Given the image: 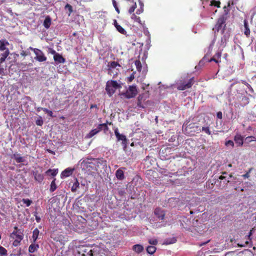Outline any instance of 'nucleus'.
I'll return each mask as SVG.
<instances>
[{
    "mask_svg": "<svg viewBox=\"0 0 256 256\" xmlns=\"http://www.w3.org/2000/svg\"><path fill=\"white\" fill-rule=\"evenodd\" d=\"M121 88V85L118 84L116 80H110L107 82L106 90L108 96H111L115 92L116 89Z\"/></svg>",
    "mask_w": 256,
    "mask_h": 256,
    "instance_id": "nucleus-1",
    "label": "nucleus"
},
{
    "mask_svg": "<svg viewBox=\"0 0 256 256\" xmlns=\"http://www.w3.org/2000/svg\"><path fill=\"white\" fill-rule=\"evenodd\" d=\"M108 74L110 76L113 75V78L117 76L118 72L121 67L120 65L115 61H111L108 62Z\"/></svg>",
    "mask_w": 256,
    "mask_h": 256,
    "instance_id": "nucleus-2",
    "label": "nucleus"
},
{
    "mask_svg": "<svg viewBox=\"0 0 256 256\" xmlns=\"http://www.w3.org/2000/svg\"><path fill=\"white\" fill-rule=\"evenodd\" d=\"M194 83V78H192L186 82L184 80H180L176 83V88L179 90H184L190 88Z\"/></svg>",
    "mask_w": 256,
    "mask_h": 256,
    "instance_id": "nucleus-3",
    "label": "nucleus"
},
{
    "mask_svg": "<svg viewBox=\"0 0 256 256\" xmlns=\"http://www.w3.org/2000/svg\"><path fill=\"white\" fill-rule=\"evenodd\" d=\"M226 20V19L224 16H222L218 18L214 27L213 28V30L214 31L215 34L216 32H218L220 30H222V32H224L226 26V24H225Z\"/></svg>",
    "mask_w": 256,
    "mask_h": 256,
    "instance_id": "nucleus-4",
    "label": "nucleus"
},
{
    "mask_svg": "<svg viewBox=\"0 0 256 256\" xmlns=\"http://www.w3.org/2000/svg\"><path fill=\"white\" fill-rule=\"evenodd\" d=\"M138 90L134 86H130L125 92L122 93L121 96L126 98H134L137 94Z\"/></svg>",
    "mask_w": 256,
    "mask_h": 256,
    "instance_id": "nucleus-5",
    "label": "nucleus"
},
{
    "mask_svg": "<svg viewBox=\"0 0 256 256\" xmlns=\"http://www.w3.org/2000/svg\"><path fill=\"white\" fill-rule=\"evenodd\" d=\"M173 149L170 147L162 148L160 150V154L162 157L164 159H170L172 156L170 155L173 154Z\"/></svg>",
    "mask_w": 256,
    "mask_h": 256,
    "instance_id": "nucleus-6",
    "label": "nucleus"
},
{
    "mask_svg": "<svg viewBox=\"0 0 256 256\" xmlns=\"http://www.w3.org/2000/svg\"><path fill=\"white\" fill-rule=\"evenodd\" d=\"M29 48L32 50L34 52L36 55L35 59L36 60L40 62H43L46 60V57L44 56V54L41 50L37 48H34L32 47H30Z\"/></svg>",
    "mask_w": 256,
    "mask_h": 256,
    "instance_id": "nucleus-7",
    "label": "nucleus"
},
{
    "mask_svg": "<svg viewBox=\"0 0 256 256\" xmlns=\"http://www.w3.org/2000/svg\"><path fill=\"white\" fill-rule=\"evenodd\" d=\"M114 134L118 141H122V145L123 146L124 149L125 150L127 147L128 140L126 136L120 134L118 132V128H116L114 130Z\"/></svg>",
    "mask_w": 256,
    "mask_h": 256,
    "instance_id": "nucleus-8",
    "label": "nucleus"
},
{
    "mask_svg": "<svg viewBox=\"0 0 256 256\" xmlns=\"http://www.w3.org/2000/svg\"><path fill=\"white\" fill-rule=\"evenodd\" d=\"M32 174L36 181L39 183H41L43 181L44 176L42 174V170L41 168H40L39 170H33Z\"/></svg>",
    "mask_w": 256,
    "mask_h": 256,
    "instance_id": "nucleus-9",
    "label": "nucleus"
},
{
    "mask_svg": "<svg viewBox=\"0 0 256 256\" xmlns=\"http://www.w3.org/2000/svg\"><path fill=\"white\" fill-rule=\"evenodd\" d=\"M154 214L160 220H163L164 218L165 212L160 208H157L154 210Z\"/></svg>",
    "mask_w": 256,
    "mask_h": 256,
    "instance_id": "nucleus-10",
    "label": "nucleus"
},
{
    "mask_svg": "<svg viewBox=\"0 0 256 256\" xmlns=\"http://www.w3.org/2000/svg\"><path fill=\"white\" fill-rule=\"evenodd\" d=\"M92 247L89 246L82 245L78 247V254H80L82 256H86L89 249Z\"/></svg>",
    "mask_w": 256,
    "mask_h": 256,
    "instance_id": "nucleus-11",
    "label": "nucleus"
},
{
    "mask_svg": "<svg viewBox=\"0 0 256 256\" xmlns=\"http://www.w3.org/2000/svg\"><path fill=\"white\" fill-rule=\"evenodd\" d=\"M54 54V59L56 63L60 64L64 63L65 62V58H64L62 55L56 52L54 50L52 52Z\"/></svg>",
    "mask_w": 256,
    "mask_h": 256,
    "instance_id": "nucleus-12",
    "label": "nucleus"
},
{
    "mask_svg": "<svg viewBox=\"0 0 256 256\" xmlns=\"http://www.w3.org/2000/svg\"><path fill=\"white\" fill-rule=\"evenodd\" d=\"M234 140L235 142L237 144L238 146H242L244 144V138L243 137L238 134H237L234 138Z\"/></svg>",
    "mask_w": 256,
    "mask_h": 256,
    "instance_id": "nucleus-13",
    "label": "nucleus"
},
{
    "mask_svg": "<svg viewBox=\"0 0 256 256\" xmlns=\"http://www.w3.org/2000/svg\"><path fill=\"white\" fill-rule=\"evenodd\" d=\"M10 44L9 42L6 40H0V51H6L9 50L6 46Z\"/></svg>",
    "mask_w": 256,
    "mask_h": 256,
    "instance_id": "nucleus-14",
    "label": "nucleus"
},
{
    "mask_svg": "<svg viewBox=\"0 0 256 256\" xmlns=\"http://www.w3.org/2000/svg\"><path fill=\"white\" fill-rule=\"evenodd\" d=\"M12 236H15L16 239L18 240H22L24 238V234L22 232H18V230H14L12 232L11 234L12 237Z\"/></svg>",
    "mask_w": 256,
    "mask_h": 256,
    "instance_id": "nucleus-15",
    "label": "nucleus"
},
{
    "mask_svg": "<svg viewBox=\"0 0 256 256\" xmlns=\"http://www.w3.org/2000/svg\"><path fill=\"white\" fill-rule=\"evenodd\" d=\"M114 26L116 28V30L119 32H120V34H126V30L122 26H121L120 25L118 24V23L116 20H114Z\"/></svg>",
    "mask_w": 256,
    "mask_h": 256,
    "instance_id": "nucleus-16",
    "label": "nucleus"
},
{
    "mask_svg": "<svg viewBox=\"0 0 256 256\" xmlns=\"http://www.w3.org/2000/svg\"><path fill=\"white\" fill-rule=\"evenodd\" d=\"M221 56L222 52L220 51H218L214 56L212 58H211L209 60V62H211L212 61H214L215 62L218 64L220 62V60H219L218 59L220 58Z\"/></svg>",
    "mask_w": 256,
    "mask_h": 256,
    "instance_id": "nucleus-17",
    "label": "nucleus"
},
{
    "mask_svg": "<svg viewBox=\"0 0 256 256\" xmlns=\"http://www.w3.org/2000/svg\"><path fill=\"white\" fill-rule=\"evenodd\" d=\"M73 169H71L70 168H67L64 170L63 172H62L61 174L62 178H66L72 174Z\"/></svg>",
    "mask_w": 256,
    "mask_h": 256,
    "instance_id": "nucleus-18",
    "label": "nucleus"
},
{
    "mask_svg": "<svg viewBox=\"0 0 256 256\" xmlns=\"http://www.w3.org/2000/svg\"><path fill=\"white\" fill-rule=\"evenodd\" d=\"M244 34L246 36V37L248 38L250 35V30L248 26V22L246 20H244Z\"/></svg>",
    "mask_w": 256,
    "mask_h": 256,
    "instance_id": "nucleus-19",
    "label": "nucleus"
},
{
    "mask_svg": "<svg viewBox=\"0 0 256 256\" xmlns=\"http://www.w3.org/2000/svg\"><path fill=\"white\" fill-rule=\"evenodd\" d=\"M116 176L119 180H123L124 178V171L122 168H118L116 171Z\"/></svg>",
    "mask_w": 256,
    "mask_h": 256,
    "instance_id": "nucleus-20",
    "label": "nucleus"
},
{
    "mask_svg": "<svg viewBox=\"0 0 256 256\" xmlns=\"http://www.w3.org/2000/svg\"><path fill=\"white\" fill-rule=\"evenodd\" d=\"M12 158L14 159L16 162L18 163L23 162L25 161V158L22 156L20 154H14Z\"/></svg>",
    "mask_w": 256,
    "mask_h": 256,
    "instance_id": "nucleus-21",
    "label": "nucleus"
},
{
    "mask_svg": "<svg viewBox=\"0 0 256 256\" xmlns=\"http://www.w3.org/2000/svg\"><path fill=\"white\" fill-rule=\"evenodd\" d=\"M100 132V128L98 126L96 128L92 129L90 130V132L88 134V138H91L98 133Z\"/></svg>",
    "mask_w": 256,
    "mask_h": 256,
    "instance_id": "nucleus-22",
    "label": "nucleus"
},
{
    "mask_svg": "<svg viewBox=\"0 0 256 256\" xmlns=\"http://www.w3.org/2000/svg\"><path fill=\"white\" fill-rule=\"evenodd\" d=\"M45 174L48 176H51L53 177H54L58 174V169H48L47 170Z\"/></svg>",
    "mask_w": 256,
    "mask_h": 256,
    "instance_id": "nucleus-23",
    "label": "nucleus"
},
{
    "mask_svg": "<svg viewBox=\"0 0 256 256\" xmlns=\"http://www.w3.org/2000/svg\"><path fill=\"white\" fill-rule=\"evenodd\" d=\"M51 23H52L51 18L49 16H47L44 22L43 25L46 28L48 29V28H50V27L51 25Z\"/></svg>",
    "mask_w": 256,
    "mask_h": 256,
    "instance_id": "nucleus-24",
    "label": "nucleus"
},
{
    "mask_svg": "<svg viewBox=\"0 0 256 256\" xmlns=\"http://www.w3.org/2000/svg\"><path fill=\"white\" fill-rule=\"evenodd\" d=\"M132 250L136 253L139 254L144 250V247L140 244H135L132 246Z\"/></svg>",
    "mask_w": 256,
    "mask_h": 256,
    "instance_id": "nucleus-25",
    "label": "nucleus"
},
{
    "mask_svg": "<svg viewBox=\"0 0 256 256\" xmlns=\"http://www.w3.org/2000/svg\"><path fill=\"white\" fill-rule=\"evenodd\" d=\"M38 248L39 246L38 244H31L28 248V252L30 253H33L36 251Z\"/></svg>",
    "mask_w": 256,
    "mask_h": 256,
    "instance_id": "nucleus-26",
    "label": "nucleus"
},
{
    "mask_svg": "<svg viewBox=\"0 0 256 256\" xmlns=\"http://www.w3.org/2000/svg\"><path fill=\"white\" fill-rule=\"evenodd\" d=\"M190 129L194 128V132H198L201 131V128L195 124H190L188 126Z\"/></svg>",
    "mask_w": 256,
    "mask_h": 256,
    "instance_id": "nucleus-27",
    "label": "nucleus"
},
{
    "mask_svg": "<svg viewBox=\"0 0 256 256\" xmlns=\"http://www.w3.org/2000/svg\"><path fill=\"white\" fill-rule=\"evenodd\" d=\"M39 233H40V231L37 228H35L33 230L32 238L34 242H35L36 241L37 239L38 238Z\"/></svg>",
    "mask_w": 256,
    "mask_h": 256,
    "instance_id": "nucleus-28",
    "label": "nucleus"
},
{
    "mask_svg": "<svg viewBox=\"0 0 256 256\" xmlns=\"http://www.w3.org/2000/svg\"><path fill=\"white\" fill-rule=\"evenodd\" d=\"M131 18L134 20V22L138 23L140 26H144V23H142L139 16H137L134 14H133L131 16Z\"/></svg>",
    "mask_w": 256,
    "mask_h": 256,
    "instance_id": "nucleus-29",
    "label": "nucleus"
},
{
    "mask_svg": "<svg viewBox=\"0 0 256 256\" xmlns=\"http://www.w3.org/2000/svg\"><path fill=\"white\" fill-rule=\"evenodd\" d=\"M10 54V50H7L6 51L4 52L3 53H2L0 54V60H1V62L2 63L6 60V58Z\"/></svg>",
    "mask_w": 256,
    "mask_h": 256,
    "instance_id": "nucleus-30",
    "label": "nucleus"
},
{
    "mask_svg": "<svg viewBox=\"0 0 256 256\" xmlns=\"http://www.w3.org/2000/svg\"><path fill=\"white\" fill-rule=\"evenodd\" d=\"M56 178H54L53 180L51 182V184L50 185V191L51 192H54L57 188V186L56 184Z\"/></svg>",
    "mask_w": 256,
    "mask_h": 256,
    "instance_id": "nucleus-31",
    "label": "nucleus"
},
{
    "mask_svg": "<svg viewBox=\"0 0 256 256\" xmlns=\"http://www.w3.org/2000/svg\"><path fill=\"white\" fill-rule=\"evenodd\" d=\"M176 242V238L174 237H172V238H168L165 240L164 244H170L175 243Z\"/></svg>",
    "mask_w": 256,
    "mask_h": 256,
    "instance_id": "nucleus-32",
    "label": "nucleus"
},
{
    "mask_svg": "<svg viewBox=\"0 0 256 256\" xmlns=\"http://www.w3.org/2000/svg\"><path fill=\"white\" fill-rule=\"evenodd\" d=\"M79 186H80V184H79L78 180L76 178V181L73 184L72 186V188H71L72 192H76L78 188H79Z\"/></svg>",
    "mask_w": 256,
    "mask_h": 256,
    "instance_id": "nucleus-33",
    "label": "nucleus"
},
{
    "mask_svg": "<svg viewBox=\"0 0 256 256\" xmlns=\"http://www.w3.org/2000/svg\"><path fill=\"white\" fill-rule=\"evenodd\" d=\"M156 250V248L153 246H148L146 248V251H147L148 253L149 254H154Z\"/></svg>",
    "mask_w": 256,
    "mask_h": 256,
    "instance_id": "nucleus-34",
    "label": "nucleus"
},
{
    "mask_svg": "<svg viewBox=\"0 0 256 256\" xmlns=\"http://www.w3.org/2000/svg\"><path fill=\"white\" fill-rule=\"evenodd\" d=\"M100 128V131L103 130L105 133H106L108 130V126L107 124H98Z\"/></svg>",
    "mask_w": 256,
    "mask_h": 256,
    "instance_id": "nucleus-35",
    "label": "nucleus"
},
{
    "mask_svg": "<svg viewBox=\"0 0 256 256\" xmlns=\"http://www.w3.org/2000/svg\"><path fill=\"white\" fill-rule=\"evenodd\" d=\"M54 234L52 235L51 238L54 239V240L56 242H61L64 240V237L62 235H60L58 236H54Z\"/></svg>",
    "mask_w": 256,
    "mask_h": 256,
    "instance_id": "nucleus-36",
    "label": "nucleus"
},
{
    "mask_svg": "<svg viewBox=\"0 0 256 256\" xmlns=\"http://www.w3.org/2000/svg\"><path fill=\"white\" fill-rule=\"evenodd\" d=\"M135 65L136 66L137 70L140 72L142 68L140 61V60H136L135 61Z\"/></svg>",
    "mask_w": 256,
    "mask_h": 256,
    "instance_id": "nucleus-37",
    "label": "nucleus"
},
{
    "mask_svg": "<svg viewBox=\"0 0 256 256\" xmlns=\"http://www.w3.org/2000/svg\"><path fill=\"white\" fill-rule=\"evenodd\" d=\"M0 254L2 256H6L8 254L7 250L2 246H0Z\"/></svg>",
    "mask_w": 256,
    "mask_h": 256,
    "instance_id": "nucleus-38",
    "label": "nucleus"
},
{
    "mask_svg": "<svg viewBox=\"0 0 256 256\" xmlns=\"http://www.w3.org/2000/svg\"><path fill=\"white\" fill-rule=\"evenodd\" d=\"M245 140L248 143L252 142H256V138L253 136H249L246 138Z\"/></svg>",
    "mask_w": 256,
    "mask_h": 256,
    "instance_id": "nucleus-39",
    "label": "nucleus"
},
{
    "mask_svg": "<svg viewBox=\"0 0 256 256\" xmlns=\"http://www.w3.org/2000/svg\"><path fill=\"white\" fill-rule=\"evenodd\" d=\"M22 202L24 204H26V206H29L32 204V200L28 198H23Z\"/></svg>",
    "mask_w": 256,
    "mask_h": 256,
    "instance_id": "nucleus-40",
    "label": "nucleus"
},
{
    "mask_svg": "<svg viewBox=\"0 0 256 256\" xmlns=\"http://www.w3.org/2000/svg\"><path fill=\"white\" fill-rule=\"evenodd\" d=\"M201 131L204 132L206 134L208 135L211 134V132L210 130L209 127L208 126H203L201 128Z\"/></svg>",
    "mask_w": 256,
    "mask_h": 256,
    "instance_id": "nucleus-41",
    "label": "nucleus"
},
{
    "mask_svg": "<svg viewBox=\"0 0 256 256\" xmlns=\"http://www.w3.org/2000/svg\"><path fill=\"white\" fill-rule=\"evenodd\" d=\"M220 1H216L213 0L210 2V6H216L217 8H220Z\"/></svg>",
    "mask_w": 256,
    "mask_h": 256,
    "instance_id": "nucleus-42",
    "label": "nucleus"
},
{
    "mask_svg": "<svg viewBox=\"0 0 256 256\" xmlns=\"http://www.w3.org/2000/svg\"><path fill=\"white\" fill-rule=\"evenodd\" d=\"M36 124L37 126H42L44 124V121L41 116L36 120Z\"/></svg>",
    "mask_w": 256,
    "mask_h": 256,
    "instance_id": "nucleus-43",
    "label": "nucleus"
},
{
    "mask_svg": "<svg viewBox=\"0 0 256 256\" xmlns=\"http://www.w3.org/2000/svg\"><path fill=\"white\" fill-rule=\"evenodd\" d=\"M134 3V4L128 10V12L130 14H132L135 10V9L136 8V2H132Z\"/></svg>",
    "mask_w": 256,
    "mask_h": 256,
    "instance_id": "nucleus-44",
    "label": "nucleus"
},
{
    "mask_svg": "<svg viewBox=\"0 0 256 256\" xmlns=\"http://www.w3.org/2000/svg\"><path fill=\"white\" fill-rule=\"evenodd\" d=\"M142 96H138V103H137L138 106L140 107V108H144V106H142Z\"/></svg>",
    "mask_w": 256,
    "mask_h": 256,
    "instance_id": "nucleus-45",
    "label": "nucleus"
},
{
    "mask_svg": "<svg viewBox=\"0 0 256 256\" xmlns=\"http://www.w3.org/2000/svg\"><path fill=\"white\" fill-rule=\"evenodd\" d=\"M65 9H68V10L69 11L68 16H70V14L72 12V7L71 5H70L68 4H67L65 6Z\"/></svg>",
    "mask_w": 256,
    "mask_h": 256,
    "instance_id": "nucleus-46",
    "label": "nucleus"
},
{
    "mask_svg": "<svg viewBox=\"0 0 256 256\" xmlns=\"http://www.w3.org/2000/svg\"><path fill=\"white\" fill-rule=\"evenodd\" d=\"M252 170V168H250L248 170V172H246V173L245 174H243V175L242 176L244 178H248L250 176V172H251V171Z\"/></svg>",
    "mask_w": 256,
    "mask_h": 256,
    "instance_id": "nucleus-47",
    "label": "nucleus"
},
{
    "mask_svg": "<svg viewBox=\"0 0 256 256\" xmlns=\"http://www.w3.org/2000/svg\"><path fill=\"white\" fill-rule=\"evenodd\" d=\"M5 74L3 66L0 64V78H2V76Z\"/></svg>",
    "mask_w": 256,
    "mask_h": 256,
    "instance_id": "nucleus-48",
    "label": "nucleus"
},
{
    "mask_svg": "<svg viewBox=\"0 0 256 256\" xmlns=\"http://www.w3.org/2000/svg\"><path fill=\"white\" fill-rule=\"evenodd\" d=\"M43 111H44L46 113L48 114V116L51 117H54L53 113L52 110H50L46 108L43 109Z\"/></svg>",
    "mask_w": 256,
    "mask_h": 256,
    "instance_id": "nucleus-49",
    "label": "nucleus"
},
{
    "mask_svg": "<svg viewBox=\"0 0 256 256\" xmlns=\"http://www.w3.org/2000/svg\"><path fill=\"white\" fill-rule=\"evenodd\" d=\"M148 242L150 244H152V245H156L158 244V240L156 239H150V240H148Z\"/></svg>",
    "mask_w": 256,
    "mask_h": 256,
    "instance_id": "nucleus-50",
    "label": "nucleus"
},
{
    "mask_svg": "<svg viewBox=\"0 0 256 256\" xmlns=\"http://www.w3.org/2000/svg\"><path fill=\"white\" fill-rule=\"evenodd\" d=\"M226 146H230L232 148L234 146V143L232 140H228L226 142L225 144Z\"/></svg>",
    "mask_w": 256,
    "mask_h": 256,
    "instance_id": "nucleus-51",
    "label": "nucleus"
},
{
    "mask_svg": "<svg viewBox=\"0 0 256 256\" xmlns=\"http://www.w3.org/2000/svg\"><path fill=\"white\" fill-rule=\"evenodd\" d=\"M112 4H113V6H114V8H115L118 14H119L120 10L118 9V7L117 6V4L115 0H112Z\"/></svg>",
    "mask_w": 256,
    "mask_h": 256,
    "instance_id": "nucleus-52",
    "label": "nucleus"
},
{
    "mask_svg": "<svg viewBox=\"0 0 256 256\" xmlns=\"http://www.w3.org/2000/svg\"><path fill=\"white\" fill-rule=\"evenodd\" d=\"M34 216H35L36 220V222H40L41 219H40V218L37 215L36 212H34Z\"/></svg>",
    "mask_w": 256,
    "mask_h": 256,
    "instance_id": "nucleus-53",
    "label": "nucleus"
},
{
    "mask_svg": "<svg viewBox=\"0 0 256 256\" xmlns=\"http://www.w3.org/2000/svg\"><path fill=\"white\" fill-rule=\"evenodd\" d=\"M86 256H94L93 250L91 249V248H90L88 251V253L86 254Z\"/></svg>",
    "mask_w": 256,
    "mask_h": 256,
    "instance_id": "nucleus-54",
    "label": "nucleus"
},
{
    "mask_svg": "<svg viewBox=\"0 0 256 256\" xmlns=\"http://www.w3.org/2000/svg\"><path fill=\"white\" fill-rule=\"evenodd\" d=\"M20 242L21 240H18L16 239L13 242V245L16 246L20 244Z\"/></svg>",
    "mask_w": 256,
    "mask_h": 256,
    "instance_id": "nucleus-55",
    "label": "nucleus"
},
{
    "mask_svg": "<svg viewBox=\"0 0 256 256\" xmlns=\"http://www.w3.org/2000/svg\"><path fill=\"white\" fill-rule=\"evenodd\" d=\"M229 6H230V2H228L227 6H224V12H226V14H228V12L230 11V10H228V9L227 8V7H229Z\"/></svg>",
    "mask_w": 256,
    "mask_h": 256,
    "instance_id": "nucleus-56",
    "label": "nucleus"
},
{
    "mask_svg": "<svg viewBox=\"0 0 256 256\" xmlns=\"http://www.w3.org/2000/svg\"><path fill=\"white\" fill-rule=\"evenodd\" d=\"M216 116H217L218 118L220 119H222V112H218L216 114Z\"/></svg>",
    "mask_w": 256,
    "mask_h": 256,
    "instance_id": "nucleus-57",
    "label": "nucleus"
},
{
    "mask_svg": "<svg viewBox=\"0 0 256 256\" xmlns=\"http://www.w3.org/2000/svg\"><path fill=\"white\" fill-rule=\"evenodd\" d=\"M134 72L132 73V74L130 75V76L128 78V81L130 82H131L134 79Z\"/></svg>",
    "mask_w": 256,
    "mask_h": 256,
    "instance_id": "nucleus-58",
    "label": "nucleus"
},
{
    "mask_svg": "<svg viewBox=\"0 0 256 256\" xmlns=\"http://www.w3.org/2000/svg\"><path fill=\"white\" fill-rule=\"evenodd\" d=\"M20 54L22 56H26L28 55V54L26 51H24V50H22Z\"/></svg>",
    "mask_w": 256,
    "mask_h": 256,
    "instance_id": "nucleus-59",
    "label": "nucleus"
},
{
    "mask_svg": "<svg viewBox=\"0 0 256 256\" xmlns=\"http://www.w3.org/2000/svg\"><path fill=\"white\" fill-rule=\"evenodd\" d=\"M248 243H249V242L248 241H246L244 244H238V246H240V247H244V246H245L246 245H248Z\"/></svg>",
    "mask_w": 256,
    "mask_h": 256,
    "instance_id": "nucleus-60",
    "label": "nucleus"
},
{
    "mask_svg": "<svg viewBox=\"0 0 256 256\" xmlns=\"http://www.w3.org/2000/svg\"><path fill=\"white\" fill-rule=\"evenodd\" d=\"M226 178H227L226 176H220L219 177V179L222 180L226 179Z\"/></svg>",
    "mask_w": 256,
    "mask_h": 256,
    "instance_id": "nucleus-61",
    "label": "nucleus"
},
{
    "mask_svg": "<svg viewBox=\"0 0 256 256\" xmlns=\"http://www.w3.org/2000/svg\"><path fill=\"white\" fill-rule=\"evenodd\" d=\"M90 108L91 109L92 108H98V106H97L96 104H91L90 106Z\"/></svg>",
    "mask_w": 256,
    "mask_h": 256,
    "instance_id": "nucleus-62",
    "label": "nucleus"
},
{
    "mask_svg": "<svg viewBox=\"0 0 256 256\" xmlns=\"http://www.w3.org/2000/svg\"><path fill=\"white\" fill-rule=\"evenodd\" d=\"M118 193L120 196H122L125 194V192L124 190H120Z\"/></svg>",
    "mask_w": 256,
    "mask_h": 256,
    "instance_id": "nucleus-63",
    "label": "nucleus"
},
{
    "mask_svg": "<svg viewBox=\"0 0 256 256\" xmlns=\"http://www.w3.org/2000/svg\"><path fill=\"white\" fill-rule=\"evenodd\" d=\"M44 108H41V107H38V108H37V111L38 112H40L41 110H43V109H44Z\"/></svg>",
    "mask_w": 256,
    "mask_h": 256,
    "instance_id": "nucleus-64",
    "label": "nucleus"
}]
</instances>
